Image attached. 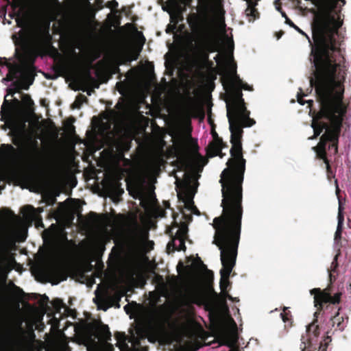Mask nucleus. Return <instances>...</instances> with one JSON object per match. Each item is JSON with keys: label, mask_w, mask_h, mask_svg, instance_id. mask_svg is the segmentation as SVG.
I'll list each match as a JSON object with an SVG mask.
<instances>
[{"label": "nucleus", "mask_w": 351, "mask_h": 351, "mask_svg": "<svg viewBox=\"0 0 351 351\" xmlns=\"http://www.w3.org/2000/svg\"><path fill=\"white\" fill-rule=\"evenodd\" d=\"M162 10L169 13L172 23H177L182 18V8L177 0H169L167 5L162 7Z\"/></svg>", "instance_id": "nucleus-18"}, {"label": "nucleus", "mask_w": 351, "mask_h": 351, "mask_svg": "<svg viewBox=\"0 0 351 351\" xmlns=\"http://www.w3.org/2000/svg\"><path fill=\"white\" fill-rule=\"evenodd\" d=\"M177 271L181 283L171 285H213V272L207 268L199 258H190L186 265L180 262Z\"/></svg>", "instance_id": "nucleus-9"}, {"label": "nucleus", "mask_w": 351, "mask_h": 351, "mask_svg": "<svg viewBox=\"0 0 351 351\" xmlns=\"http://www.w3.org/2000/svg\"><path fill=\"white\" fill-rule=\"evenodd\" d=\"M186 105H187L186 108L189 109H191L193 106V99L192 98L189 97Z\"/></svg>", "instance_id": "nucleus-42"}, {"label": "nucleus", "mask_w": 351, "mask_h": 351, "mask_svg": "<svg viewBox=\"0 0 351 351\" xmlns=\"http://www.w3.org/2000/svg\"><path fill=\"white\" fill-rule=\"evenodd\" d=\"M53 312H47V316L50 317L49 324H51L52 328L58 327L59 319L55 317V313H60L62 308L64 307V304L60 299H55L51 302ZM50 308L47 311H49Z\"/></svg>", "instance_id": "nucleus-21"}, {"label": "nucleus", "mask_w": 351, "mask_h": 351, "mask_svg": "<svg viewBox=\"0 0 351 351\" xmlns=\"http://www.w3.org/2000/svg\"><path fill=\"white\" fill-rule=\"evenodd\" d=\"M173 28H174V27H173V26H172V25H169V26H168V29H167V30H168V29H173Z\"/></svg>", "instance_id": "nucleus-53"}, {"label": "nucleus", "mask_w": 351, "mask_h": 351, "mask_svg": "<svg viewBox=\"0 0 351 351\" xmlns=\"http://www.w3.org/2000/svg\"><path fill=\"white\" fill-rule=\"evenodd\" d=\"M131 304H134V305H135V306H136V305H137L136 302H132L131 303Z\"/></svg>", "instance_id": "nucleus-55"}, {"label": "nucleus", "mask_w": 351, "mask_h": 351, "mask_svg": "<svg viewBox=\"0 0 351 351\" xmlns=\"http://www.w3.org/2000/svg\"><path fill=\"white\" fill-rule=\"evenodd\" d=\"M40 316H42V313H38L36 316H30L29 315L28 319L27 321V330L26 333L24 335H21L20 338H19L18 341H36V335L34 333L35 324L39 319H40Z\"/></svg>", "instance_id": "nucleus-19"}, {"label": "nucleus", "mask_w": 351, "mask_h": 351, "mask_svg": "<svg viewBox=\"0 0 351 351\" xmlns=\"http://www.w3.org/2000/svg\"><path fill=\"white\" fill-rule=\"evenodd\" d=\"M173 139L176 146L178 147L180 150L183 149L186 145L185 137L182 134H178L176 136L173 137Z\"/></svg>", "instance_id": "nucleus-28"}, {"label": "nucleus", "mask_w": 351, "mask_h": 351, "mask_svg": "<svg viewBox=\"0 0 351 351\" xmlns=\"http://www.w3.org/2000/svg\"><path fill=\"white\" fill-rule=\"evenodd\" d=\"M73 105H74L75 108H80V104L77 100L74 102Z\"/></svg>", "instance_id": "nucleus-46"}, {"label": "nucleus", "mask_w": 351, "mask_h": 351, "mask_svg": "<svg viewBox=\"0 0 351 351\" xmlns=\"http://www.w3.org/2000/svg\"><path fill=\"white\" fill-rule=\"evenodd\" d=\"M156 289L162 288H207L210 292H200L195 296V303L202 306L205 311L208 312V317L212 326L217 329V338L220 345L227 346L229 351H235L238 343V335L235 330L221 328L223 319L229 315V307L226 300L232 302H239L238 298H233L228 293L229 287H220L221 292L223 296L219 295L214 291V287H154Z\"/></svg>", "instance_id": "nucleus-3"}, {"label": "nucleus", "mask_w": 351, "mask_h": 351, "mask_svg": "<svg viewBox=\"0 0 351 351\" xmlns=\"http://www.w3.org/2000/svg\"><path fill=\"white\" fill-rule=\"evenodd\" d=\"M22 100L24 105L25 106V108H27V110H29L30 107L34 104L32 99L28 95H24Z\"/></svg>", "instance_id": "nucleus-36"}, {"label": "nucleus", "mask_w": 351, "mask_h": 351, "mask_svg": "<svg viewBox=\"0 0 351 351\" xmlns=\"http://www.w3.org/2000/svg\"><path fill=\"white\" fill-rule=\"evenodd\" d=\"M0 288H14L16 289H20V287L16 286V287H0Z\"/></svg>", "instance_id": "nucleus-47"}, {"label": "nucleus", "mask_w": 351, "mask_h": 351, "mask_svg": "<svg viewBox=\"0 0 351 351\" xmlns=\"http://www.w3.org/2000/svg\"><path fill=\"white\" fill-rule=\"evenodd\" d=\"M232 319V322H233L234 325H236V323H235V322H234V319Z\"/></svg>", "instance_id": "nucleus-57"}, {"label": "nucleus", "mask_w": 351, "mask_h": 351, "mask_svg": "<svg viewBox=\"0 0 351 351\" xmlns=\"http://www.w3.org/2000/svg\"><path fill=\"white\" fill-rule=\"evenodd\" d=\"M119 335V333L115 334V336H116L117 337H117V335Z\"/></svg>", "instance_id": "nucleus-64"}, {"label": "nucleus", "mask_w": 351, "mask_h": 351, "mask_svg": "<svg viewBox=\"0 0 351 351\" xmlns=\"http://www.w3.org/2000/svg\"><path fill=\"white\" fill-rule=\"evenodd\" d=\"M145 37L142 33L136 32L137 47L134 48L130 45H124L121 47L117 52V59L119 64L132 62L138 58L145 43Z\"/></svg>", "instance_id": "nucleus-15"}, {"label": "nucleus", "mask_w": 351, "mask_h": 351, "mask_svg": "<svg viewBox=\"0 0 351 351\" xmlns=\"http://www.w3.org/2000/svg\"><path fill=\"white\" fill-rule=\"evenodd\" d=\"M27 231L25 223L20 220H16L0 232V285H15L13 282L5 284L7 265L11 259L9 251L17 241L22 242L25 240Z\"/></svg>", "instance_id": "nucleus-8"}, {"label": "nucleus", "mask_w": 351, "mask_h": 351, "mask_svg": "<svg viewBox=\"0 0 351 351\" xmlns=\"http://www.w3.org/2000/svg\"><path fill=\"white\" fill-rule=\"evenodd\" d=\"M111 332L108 325L101 320H93L86 324L81 333V339L88 351H96L99 341L108 342L111 340Z\"/></svg>", "instance_id": "nucleus-12"}, {"label": "nucleus", "mask_w": 351, "mask_h": 351, "mask_svg": "<svg viewBox=\"0 0 351 351\" xmlns=\"http://www.w3.org/2000/svg\"><path fill=\"white\" fill-rule=\"evenodd\" d=\"M160 171V161L156 158L147 159L141 170L140 174L131 184H128L129 193L140 201L145 211L143 217H160L164 211L156 204L153 185L156 182V176Z\"/></svg>", "instance_id": "nucleus-6"}, {"label": "nucleus", "mask_w": 351, "mask_h": 351, "mask_svg": "<svg viewBox=\"0 0 351 351\" xmlns=\"http://www.w3.org/2000/svg\"><path fill=\"white\" fill-rule=\"evenodd\" d=\"M293 28H294L295 30H297L299 33H300L301 34H302V35H305V36H306V37L307 38V39L308 40V42H310V38H309V37H308V36H307V35H306V34H305V33H304V32L301 29H300V28H299L298 26H296V25H295Z\"/></svg>", "instance_id": "nucleus-41"}, {"label": "nucleus", "mask_w": 351, "mask_h": 351, "mask_svg": "<svg viewBox=\"0 0 351 351\" xmlns=\"http://www.w3.org/2000/svg\"><path fill=\"white\" fill-rule=\"evenodd\" d=\"M35 342L32 341H18L16 343L23 351H36Z\"/></svg>", "instance_id": "nucleus-25"}, {"label": "nucleus", "mask_w": 351, "mask_h": 351, "mask_svg": "<svg viewBox=\"0 0 351 351\" xmlns=\"http://www.w3.org/2000/svg\"><path fill=\"white\" fill-rule=\"evenodd\" d=\"M22 213L23 215L28 219L33 220L36 215V210L31 206H26L23 208Z\"/></svg>", "instance_id": "nucleus-27"}, {"label": "nucleus", "mask_w": 351, "mask_h": 351, "mask_svg": "<svg viewBox=\"0 0 351 351\" xmlns=\"http://www.w3.org/2000/svg\"><path fill=\"white\" fill-rule=\"evenodd\" d=\"M315 320L313 323H311L307 328V332L309 335H313L315 337H317L319 335V327L318 325L315 324Z\"/></svg>", "instance_id": "nucleus-29"}, {"label": "nucleus", "mask_w": 351, "mask_h": 351, "mask_svg": "<svg viewBox=\"0 0 351 351\" xmlns=\"http://www.w3.org/2000/svg\"><path fill=\"white\" fill-rule=\"evenodd\" d=\"M149 298L152 306H156L160 302V295L158 292L149 291Z\"/></svg>", "instance_id": "nucleus-33"}, {"label": "nucleus", "mask_w": 351, "mask_h": 351, "mask_svg": "<svg viewBox=\"0 0 351 351\" xmlns=\"http://www.w3.org/2000/svg\"><path fill=\"white\" fill-rule=\"evenodd\" d=\"M135 330L140 339L147 338L152 343L162 339L165 332L163 324L154 317L138 320L136 323Z\"/></svg>", "instance_id": "nucleus-14"}, {"label": "nucleus", "mask_w": 351, "mask_h": 351, "mask_svg": "<svg viewBox=\"0 0 351 351\" xmlns=\"http://www.w3.org/2000/svg\"><path fill=\"white\" fill-rule=\"evenodd\" d=\"M213 141L210 143L207 149V156L210 158L220 156L222 148V141L215 132H213Z\"/></svg>", "instance_id": "nucleus-22"}, {"label": "nucleus", "mask_w": 351, "mask_h": 351, "mask_svg": "<svg viewBox=\"0 0 351 351\" xmlns=\"http://www.w3.org/2000/svg\"><path fill=\"white\" fill-rule=\"evenodd\" d=\"M180 167L182 176L175 174L176 187L179 189L178 196L184 204V209L173 217V226L169 229L171 242L167 245L169 252L174 250H185V239L187 237V223L191 220V215H199V211L194 206L193 197L197 186V180L199 173L206 164L205 159L199 154L193 156L184 155L180 159Z\"/></svg>", "instance_id": "nucleus-2"}, {"label": "nucleus", "mask_w": 351, "mask_h": 351, "mask_svg": "<svg viewBox=\"0 0 351 351\" xmlns=\"http://www.w3.org/2000/svg\"><path fill=\"white\" fill-rule=\"evenodd\" d=\"M184 3H188L191 0H181Z\"/></svg>", "instance_id": "nucleus-51"}, {"label": "nucleus", "mask_w": 351, "mask_h": 351, "mask_svg": "<svg viewBox=\"0 0 351 351\" xmlns=\"http://www.w3.org/2000/svg\"><path fill=\"white\" fill-rule=\"evenodd\" d=\"M18 58L20 63L14 64L5 63L9 72L7 76L1 80L3 83H5L14 80L11 87L7 89V95L5 96L1 109V120L5 121L10 128L15 127L16 122L23 121L25 117L19 100L15 98L14 99V106L12 107L7 97L13 95L21 89H28L34 79L35 68L32 65V62H28L26 58L22 55L19 56Z\"/></svg>", "instance_id": "nucleus-4"}, {"label": "nucleus", "mask_w": 351, "mask_h": 351, "mask_svg": "<svg viewBox=\"0 0 351 351\" xmlns=\"http://www.w3.org/2000/svg\"><path fill=\"white\" fill-rule=\"evenodd\" d=\"M47 258L49 266L42 270L51 285H57L66 280L76 271L81 261L75 245L66 237L56 241L50 246Z\"/></svg>", "instance_id": "nucleus-5"}, {"label": "nucleus", "mask_w": 351, "mask_h": 351, "mask_svg": "<svg viewBox=\"0 0 351 351\" xmlns=\"http://www.w3.org/2000/svg\"><path fill=\"white\" fill-rule=\"evenodd\" d=\"M116 115L114 113H110V114L106 116L104 118V120H102L99 123V130L101 132V135L105 136L107 134H112L117 129V123H113V128L111 130L112 121L115 122Z\"/></svg>", "instance_id": "nucleus-20"}, {"label": "nucleus", "mask_w": 351, "mask_h": 351, "mask_svg": "<svg viewBox=\"0 0 351 351\" xmlns=\"http://www.w3.org/2000/svg\"><path fill=\"white\" fill-rule=\"evenodd\" d=\"M338 222L337 229L335 233L334 241L335 242H338L341 239L342 226L343 223V216L341 213V205H339V212H338Z\"/></svg>", "instance_id": "nucleus-24"}, {"label": "nucleus", "mask_w": 351, "mask_h": 351, "mask_svg": "<svg viewBox=\"0 0 351 351\" xmlns=\"http://www.w3.org/2000/svg\"><path fill=\"white\" fill-rule=\"evenodd\" d=\"M231 159L228 167L221 173L223 208L222 215L215 217L213 226L215 230L213 243L220 250L222 265L219 271L220 286L228 285V278L236 263L240 239L243 215L242 183L245 170V160L242 148L230 149Z\"/></svg>", "instance_id": "nucleus-1"}, {"label": "nucleus", "mask_w": 351, "mask_h": 351, "mask_svg": "<svg viewBox=\"0 0 351 351\" xmlns=\"http://www.w3.org/2000/svg\"><path fill=\"white\" fill-rule=\"evenodd\" d=\"M145 287H97L93 302L99 310L106 311L111 307L120 308L119 302L126 291H132L134 288Z\"/></svg>", "instance_id": "nucleus-11"}, {"label": "nucleus", "mask_w": 351, "mask_h": 351, "mask_svg": "<svg viewBox=\"0 0 351 351\" xmlns=\"http://www.w3.org/2000/svg\"><path fill=\"white\" fill-rule=\"evenodd\" d=\"M331 341V339L330 337H326V339H324V344L323 345L322 343H321L320 344V346H319V351H326V348H327V346H328V342H330Z\"/></svg>", "instance_id": "nucleus-37"}, {"label": "nucleus", "mask_w": 351, "mask_h": 351, "mask_svg": "<svg viewBox=\"0 0 351 351\" xmlns=\"http://www.w3.org/2000/svg\"><path fill=\"white\" fill-rule=\"evenodd\" d=\"M281 317H282V319L283 320L284 322H287L289 320V313H287L286 312H284V313H282L280 314Z\"/></svg>", "instance_id": "nucleus-40"}, {"label": "nucleus", "mask_w": 351, "mask_h": 351, "mask_svg": "<svg viewBox=\"0 0 351 351\" xmlns=\"http://www.w3.org/2000/svg\"><path fill=\"white\" fill-rule=\"evenodd\" d=\"M335 287H326L322 289L319 287L310 291L313 295L314 304L317 308L315 317H317L322 311L328 309L331 306H336L341 302L342 293L340 291H335Z\"/></svg>", "instance_id": "nucleus-13"}, {"label": "nucleus", "mask_w": 351, "mask_h": 351, "mask_svg": "<svg viewBox=\"0 0 351 351\" xmlns=\"http://www.w3.org/2000/svg\"><path fill=\"white\" fill-rule=\"evenodd\" d=\"M336 308H337V312L335 313V315L332 317L331 320L332 322L333 325L337 323V328L340 330H343V322H341L339 321L340 317H339V311H340L341 308L338 307Z\"/></svg>", "instance_id": "nucleus-31"}, {"label": "nucleus", "mask_w": 351, "mask_h": 351, "mask_svg": "<svg viewBox=\"0 0 351 351\" xmlns=\"http://www.w3.org/2000/svg\"><path fill=\"white\" fill-rule=\"evenodd\" d=\"M111 17V14H108V18H110Z\"/></svg>", "instance_id": "nucleus-62"}, {"label": "nucleus", "mask_w": 351, "mask_h": 351, "mask_svg": "<svg viewBox=\"0 0 351 351\" xmlns=\"http://www.w3.org/2000/svg\"><path fill=\"white\" fill-rule=\"evenodd\" d=\"M124 310L125 311V312L127 313H129V304H126L125 306H124Z\"/></svg>", "instance_id": "nucleus-48"}, {"label": "nucleus", "mask_w": 351, "mask_h": 351, "mask_svg": "<svg viewBox=\"0 0 351 351\" xmlns=\"http://www.w3.org/2000/svg\"><path fill=\"white\" fill-rule=\"evenodd\" d=\"M47 351H71L65 340L53 339L48 341Z\"/></svg>", "instance_id": "nucleus-23"}, {"label": "nucleus", "mask_w": 351, "mask_h": 351, "mask_svg": "<svg viewBox=\"0 0 351 351\" xmlns=\"http://www.w3.org/2000/svg\"><path fill=\"white\" fill-rule=\"evenodd\" d=\"M157 285L162 286V285H165V284H163V283H159V284H158Z\"/></svg>", "instance_id": "nucleus-56"}, {"label": "nucleus", "mask_w": 351, "mask_h": 351, "mask_svg": "<svg viewBox=\"0 0 351 351\" xmlns=\"http://www.w3.org/2000/svg\"><path fill=\"white\" fill-rule=\"evenodd\" d=\"M203 4H207L210 0H199Z\"/></svg>", "instance_id": "nucleus-50"}, {"label": "nucleus", "mask_w": 351, "mask_h": 351, "mask_svg": "<svg viewBox=\"0 0 351 351\" xmlns=\"http://www.w3.org/2000/svg\"><path fill=\"white\" fill-rule=\"evenodd\" d=\"M114 14H117L118 12L117 10L114 11Z\"/></svg>", "instance_id": "nucleus-61"}, {"label": "nucleus", "mask_w": 351, "mask_h": 351, "mask_svg": "<svg viewBox=\"0 0 351 351\" xmlns=\"http://www.w3.org/2000/svg\"><path fill=\"white\" fill-rule=\"evenodd\" d=\"M5 23H7L8 24H11V21L10 20H7V19H5Z\"/></svg>", "instance_id": "nucleus-54"}, {"label": "nucleus", "mask_w": 351, "mask_h": 351, "mask_svg": "<svg viewBox=\"0 0 351 351\" xmlns=\"http://www.w3.org/2000/svg\"><path fill=\"white\" fill-rule=\"evenodd\" d=\"M285 23L292 27L295 26V25L288 17H286Z\"/></svg>", "instance_id": "nucleus-43"}, {"label": "nucleus", "mask_w": 351, "mask_h": 351, "mask_svg": "<svg viewBox=\"0 0 351 351\" xmlns=\"http://www.w3.org/2000/svg\"><path fill=\"white\" fill-rule=\"evenodd\" d=\"M148 230L137 221L130 222L125 233V241L133 255H143L153 248L154 243L148 240Z\"/></svg>", "instance_id": "nucleus-10"}, {"label": "nucleus", "mask_w": 351, "mask_h": 351, "mask_svg": "<svg viewBox=\"0 0 351 351\" xmlns=\"http://www.w3.org/2000/svg\"><path fill=\"white\" fill-rule=\"evenodd\" d=\"M83 10L90 17L95 16V12H94L93 6H92L90 2L89 1V0L85 1L83 5Z\"/></svg>", "instance_id": "nucleus-30"}, {"label": "nucleus", "mask_w": 351, "mask_h": 351, "mask_svg": "<svg viewBox=\"0 0 351 351\" xmlns=\"http://www.w3.org/2000/svg\"><path fill=\"white\" fill-rule=\"evenodd\" d=\"M36 344V351H47L48 350V342L47 344L41 340H36L35 342Z\"/></svg>", "instance_id": "nucleus-34"}, {"label": "nucleus", "mask_w": 351, "mask_h": 351, "mask_svg": "<svg viewBox=\"0 0 351 351\" xmlns=\"http://www.w3.org/2000/svg\"><path fill=\"white\" fill-rule=\"evenodd\" d=\"M280 13L281 14L282 16L285 18V19L286 20V17H287V16L286 15L285 12L282 10Z\"/></svg>", "instance_id": "nucleus-49"}, {"label": "nucleus", "mask_w": 351, "mask_h": 351, "mask_svg": "<svg viewBox=\"0 0 351 351\" xmlns=\"http://www.w3.org/2000/svg\"><path fill=\"white\" fill-rule=\"evenodd\" d=\"M88 93V95H90V91H88V93Z\"/></svg>", "instance_id": "nucleus-63"}, {"label": "nucleus", "mask_w": 351, "mask_h": 351, "mask_svg": "<svg viewBox=\"0 0 351 351\" xmlns=\"http://www.w3.org/2000/svg\"><path fill=\"white\" fill-rule=\"evenodd\" d=\"M108 192L113 195L119 196L123 193V190L119 187L117 182H111L108 186Z\"/></svg>", "instance_id": "nucleus-26"}, {"label": "nucleus", "mask_w": 351, "mask_h": 351, "mask_svg": "<svg viewBox=\"0 0 351 351\" xmlns=\"http://www.w3.org/2000/svg\"><path fill=\"white\" fill-rule=\"evenodd\" d=\"M232 319V322H233L234 325H236V323H235V322H234V319Z\"/></svg>", "instance_id": "nucleus-58"}, {"label": "nucleus", "mask_w": 351, "mask_h": 351, "mask_svg": "<svg viewBox=\"0 0 351 351\" xmlns=\"http://www.w3.org/2000/svg\"><path fill=\"white\" fill-rule=\"evenodd\" d=\"M19 8L16 22L19 27L27 28L31 37L38 43L49 42L51 19L46 15L35 16V7L32 0H13Z\"/></svg>", "instance_id": "nucleus-7"}, {"label": "nucleus", "mask_w": 351, "mask_h": 351, "mask_svg": "<svg viewBox=\"0 0 351 351\" xmlns=\"http://www.w3.org/2000/svg\"><path fill=\"white\" fill-rule=\"evenodd\" d=\"M97 285H98V286H100V285H104V284H102V283H99V284H98Z\"/></svg>", "instance_id": "nucleus-60"}, {"label": "nucleus", "mask_w": 351, "mask_h": 351, "mask_svg": "<svg viewBox=\"0 0 351 351\" xmlns=\"http://www.w3.org/2000/svg\"><path fill=\"white\" fill-rule=\"evenodd\" d=\"M12 351L10 343L8 341L3 343L0 348V351Z\"/></svg>", "instance_id": "nucleus-38"}, {"label": "nucleus", "mask_w": 351, "mask_h": 351, "mask_svg": "<svg viewBox=\"0 0 351 351\" xmlns=\"http://www.w3.org/2000/svg\"><path fill=\"white\" fill-rule=\"evenodd\" d=\"M202 344L201 343L199 342H197L195 343V346H194V348H193V350L192 351H196L197 350H198L199 348L202 347Z\"/></svg>", "instance_id": "nucleus-44"}, {"label": "nucleus", "mask_w": 351, "mask_h": 351, "mask_svg": "<svg viewBox=\"0 0 351 351\" xmlns=\"http://www.w3.org/2000/svg\"><path fill=\"white\" fill-rule=\"evenodd\" d=\"M279 0H276L275 1V3H276V10H278L279 12H280L282 11V9L280 8V7L279 5H277V3H278Z\"/></svg>", "instance_id": "nucleus-45"}, {"label": "nucleus", "mask_w": 351, "mask_h": 351, "mask_svg": "<svg viewBox=\"0 0 351 351\" xmlns=\"http://www.w3.org/2000/svg\"><path fill=\"white\" fill-rule=\"evenodd\" d=\"M303 96H305V95H300V93H298L297 97H298V101L300 104L304 105L305 103H307L308 104V107L310 108V112L312 111V104L313 103V101L312 99H308L306 101H303L302 97Z\"/></svg>", "instance_id": "nucleus-35"}, {"label": "nucleus", "mask_w": 351, "mask_h": 351, "mask_svg": "<svg viewBox=\"0 0 351 351\" xmlns=\"http://www.w3.org/2000/svg\"><path fill=\"white\" fill-rule=\"evenodd\" d=\"M38 302L39 307H37L35 305H32L29 303H27L25 306L29 313L30 316H36V315H37L38 313H42L40 319H39V321H38L35 324V329L40 332L43 331L45 328V325L43 322V318L44 315L49 309V306L48 305L49 298L45 295L42 297Z\"/></svg>", "instance_id": "nucleus-16"}, {"label": "nucleus", "mask_w": 351, "mask_h": 351, "mask_svg": "<svg viewBox=\"0 0 351 351\" xmlns=\"http://www.w3.org/2000/svg\"><path fill=\"white\" fill-rule=\"evenodd\" d=\"M129 285L133 286V285H139V284H130ZM140 285H145L144 283L140 284Z\"/></svg>", "instance_id": "nucleus-52"}, {"label": "nucleus", "mask_w": 351, "mask_h": 351, "mask_svg": "<svg viewBox=\"0 0 351 351\" xmlns=\"http://www.w3.org/2000/svg\"><path fill=\"white\" fill-rule=\"evenodd\" d=\"M232 319V322H233L234 325H236V323H235V322H234V319Z\"/></svg>", "instance_id": "nucleus-59"}, {"label": "nucleus", "mask_w": 351, "mask_h": 351, "mask_svg": "<svg viewBox=\"0 0 351 351\" xmlns=\"http://www.w3.org/2000/svg\"><path fill=\"white\" fill-rule=\"evenodd\" d=\"M252 2H247L248 7L245 10L246 15L250 17L249 22L252 23L255 19V9L252 8Z\"/></svg>", "instance_id": "nucleus-32"}, {"label": "nucleus", "mask_w": 351, "mask_h": 351, "mask_svg": "<svg viewBox=\"0 0 351 351\" xmlns=\"http://www.w3.org/2000/svg\"><path fill=\"white\" fill-rule=\"evenodd\" d=\"M118 2L116 0H112L108 1V7L112 9V10L118 7Z\"/></svg>", "instance_id": "nucleus-39"}, {"label": "nucleus", "mask_w": 351, "mask_h": 351, "mask_svg": "<svg viewBox=\"0 0 351 351\" xmlns=\"http://www.w3.org/2000/svg\"><path fill=\"white\" fill-rule=\"evenodd\" d=\"M25 319L22 315H16L12 317L9 325L3 328V332L8 337H15L16 342L21 335H24L26 330L23 328V324Z\"/></svg>", "instance_id": "nucleus-17"}]
</instances>
